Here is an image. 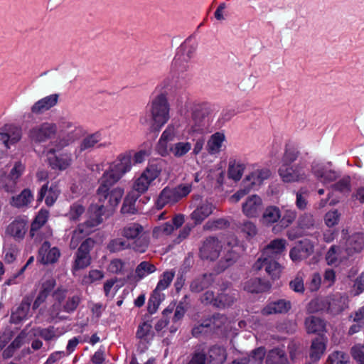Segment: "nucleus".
I'll list each match as a JSON object with an SVG mask.
<instances>
[{
	"label": "nucleus",
	"mask_w": 364,
	"mask_h": 364,
	"mask_svg": "<svg viewBox=\"0 0 364 364\" xmlns=\"http://www.w3.org/2000/svg\"><path fill=\"white\" fill-rule=\"evenodd\" d=\"M132 168V154L127 151L119 154L112 162L103 161L95 164L93 171L103 172L99 179L100 186L97 191L99 202L105 204L106 208L114 210L121 201L124 189L116 187L109 190Z\"/></svg>",
	"instance_id": "nucleus-1"
},
{
	"label": "nucleus",
	"mask_w": 364,
	"mask_h": 364,
	"mask_svg": "<svg viewBox=\"0 0 364 364\" xmlns=\"http://www.w3.org/2000/svg\"><path fill=\"white\" fill-rule=\"evenodd\" d=\"M197 42L192 38H187L178 48L172 61L170 75L164 79L156 90H171L179 88L186 84L190 76L191 60L197 49Z\"/></svg>",
	"instance_id": "nucleus-2"
},
{
	"label": "nucleus",
	"mask_w": 364,
	"mask_h": 364,
	"mask_svg": "<svg viewBox=\"0 0 364 364\" xmlns=\"http://www.w3.org/2000/svg\"><path fill=\"white\" fill-rule=\"evenodd\" d=\"M286 246L287 241L284 239L277 238L272 240L262 250L261 256L253 264V269L259 271L264 268L265 272L272 279H278L282 267L277 259L284 252Z\"/></svg>",
	"instance_id": "nucleus-3"
},
{
	"label": "nucleus",
	"mask_w": 364,
	"mask_h": 364,
	"mask_svg": "<svg viewBox=\"0 0 364 364\" xmlns=\"http://www.w3.org/2000/svg\"><path fill=\"white\" fill-rule=\"evenodd\" d=\"M178 128L173 124L166 127L156 146V151L159 155L166 156L172 154L176 158H182L192 149V144L188 141L170 144L176 138Z\"/></svg>",
	"instance_id": "nucleus-4"
},
{
	"label": "nucleus",
	"mask_w": 364,
	"mask_h": 364,
	"mask_svg": "<svg viewBox=\"0 0 364 364\" xmlns=\"http://www.w3.org/2000/svg\"><path fill=\"white\" fill-rule=\"evenodd\" d=\"M106 210L112 211V210H109L106 208L105 204L102 203L90 206L89 209L90 218L84 223L80 224L73 232L70 243L71 249H75L80 242L92 231L91 228L102 222V215Z\"/></svg>",
	"instance_id": "nucleus-5"
},
{
	"label": "nucleus",
	"mask_w": 364,
	"mask_h": 364,
	"mask_svg": "<svg viewBox=\"0 0 364 364\" xmlns=\"http://www.w3.org/2000/svg\"><path fill=\"white\" fill-rule=\"evenodd\" d=\"M212 122L210 105L207 103L194 104L192 118L187 126V131L193 135L210 132Z\"/></svg>",
	"instance_id": "nucleus-6"
},
{
	"label": "nucleus",
	"mask_w": 364,
	"mask_h": 364,
	"mask_svg": "<svg viewBox=\"0 0 364 364\" xmlns=\"http://www.w3.org/2000/svg\"><path fill=\"white\" fill-rule=\"evenodd\" d=\"M147 108L151 114L154 129L159 131L170 119V105L167 94L161 92L154 96L148 104Z\"/></svg>",
	"instance_id": "nucleus-7"
},
{
	"label": "nucleus",
	"mask_w": 364,
	"mask_h": 364,
	"mask_svg": "<svg viewBox=\"0 0 364 364\" xmlns=\"http://www.w3.org/2000/svg\"><path fill=\"white\" fill-rule=\"evenodd\" d=\"M191 191V183H181L175 187L166 186L159 193L155 207L157 210H161L165 206H172L186 197Z\"/></svg>",
	"instance_id": "nucleus-8"
},
{
	"label": "nucleus",
	"mask_w": 364,
	"mask_h": 364,
	"mask_svg": "<svg viewBox=\"0 0 364 364\" xmlns=\"http://www.w3.org/2000/svg\"><path fill=\"white\" fill-rule=\"evenodd\" d=\"M120 235L131 242L132 249L136 252L144 253L149 245V237L139 223L127 224L120 230Z\"/></svg>",
	"instance_id": "nucleus-9"
},
{
	"label": "nucleus",
	"mask_w": 364,
	"mask_h": 364,
	"mask_svg": "<svg viewBox=\"0 0 364 364\" xmlns=\"http://www.w3.org/2000/svg\"><path fill=\"white\" fill-rule=\"evenodd\" d=\"M271 176L267 168H257L248 174L242 182V188L231 197L233 202H238L251 190H257L262 183Z\"/></svg>",
	"instance_id": "nucleus-10"
},
{
	"label": "nucleus",
	"mask_w": 364,
	"mask_h": 364,
	"mask_svg": "<svg viewBox=\"0 0 364 364\" xmlns=\"http://www.w3.org/2000/svg\"><path fill=\"white\" fill-rule=\"evenodd\" d=\"M163 167V161L149 163L140 175L135 178L134 190L139 194L146 192L151 183L161 175Z\"/></svg>",
	"instance_id": "nucleus-11"
},
{
	"label": "nucleus",
	"mask_w": 364,
	"mask_h": 364,
	"mask_svg": "<svg viewBox=\"0 0 364 364\" xmlns=\"http://www.w3.org/2000/svg\"><path fill=\"white\" fill-rule=\"evenodd\" d=\"M60 136L56 146L60 149L74 142L82 134V127L76 122L68 119H61L58 124Z\"/></svg>",
	"instance_id": "nucleus-12"
},
{
	"label": "nucleus",
	"mask_w": 364,
	"mask_h": 364,
	"mask_svg": "<svg viewBox=\"0 0 364 364\" xmlns=\"http://www.w3.org/2000/svg\"><path fill=\"white\" fill-rule=\"evenodd\" d=\"M278 173L284 183H304L309 181V172L301 164L280 165Z\"/></svg>",
	"instance_id": "nucleus-13"
},
{
	"label": "nucleus",
	"mask_w": 364,
	"mask_h": 364,
	"mask_svg": "<svg viewBox=\"0 0 364 364\" xmlns=\"http://www.w3.org/2000/svg\"><path fill=\"white\" fill-rule=\"evenodd\" d=\"M311 173L323 185L336 181L340 176L339 173L331 168V164L319 161H313L311 165Z\"/></svg>",
	"instance_id": "nucleus-14"
},
{
	"label": "nucleus",
	"mask_w": 364,
	"mask_h": 364,
	"mask_svg": "<svg viewBox=\"0 0 364 364\" xmlns=\"http://www.w3.org/2000/svg\"><path fill=\"white\" fill-rule=\"evenodd\" d=\"M57 131L58 127L56 124L43 122L31 129L28 136L35 142H45L55 136Z\"/></svg>",
	"instance_id": "nucleus-15"
},
{
	"label": "nucleus",
	"mask_w": 364,
	"mask_h": 364,
	"mask_svg": "<svg viewBox=\"0 0 364 364\" xmlns=\"http://www.w3.org/2000/svg\"><path fill=\"white\" fill-rule=\"evenodd\" d=\"M55 152V149H50L47 152V160L49 166L54 170H66L72 164V154L68 152L56 154Z\"/></svg>",
	"instance_id": "nucleus-16"
},
{
	"label": "nucleus",
	"mask_w": 364,
	"mask_h": 364,
	"mask_svg": "<svg viewBox=\"0 0 364 364\" xmlns=\"http://www.w3.org/2000/svg\"><path fill=\"white\" fill-rule=\"evenodd\" d=\"M49 217V212L47 210L41 209L39 210L31 225L30 235L36 241H41L44 237H48L52 235V232L50 229L46 230L44 235L40 232L42 228L46 223Z\"/></svg>",
	"instance_id": "nucleus-17"
},
{
	"label": "nucleus",
	"mask_w": 364,
	"mask_h": 364,
	"mask_svg": "<svg viewBox=\"0 0 364 364\" xmlns=\"http://www.w3.org/2000/svg\"><path fill=\"white\" fill-rule=\"evenodd\" d=\"M222 245L216 237H208L200 248V257L203 259L215 260L218 258Z\"/></svg>",
	"instance_id": "nucleus-18"
},
{
	"label": "nucleus",
	"mask_w": 364,
	"mask_h": 364,
	"mask_svg": "<svg viewBox=\"0 0 364 364\" xmlns=\"http://www.w3.org/2000/svg\"><path fill=\"white\" fill-rule=\"evenodd\" d=\"M28 229V220L23 218H16L6 228V234L20 242L23 240Z\"/></svg>",
	"instance_id": "nucleus-19"
},
{
	"label": "nucleus",
	"mask_w": 364,
	"mask_h": 364,
	"mask_svg": "<svg viewBox=\"0 0 364 364\" xmlns=\"http://www.w3.org/2000/svg\"><path fill=\"white\" fill-rule=\"evenodd\" d=\"M314 245L308 239L299 241L289 252L293 262H299L309 257L314 252Z\"/></svg>",
	"instance_id": "nucleus-20"
},
{
	"label": "nucleus",
	"mask_w": 364,
	"mask_h": 364,
	"mask_svg": "<svg viewBox=\"0 0 364 364\" xmlns=\"http://www.w3.org/2000/svg\"><path fill=\"white\" fill-rule=\"evenodd\" d=\"M214 209L212 202L207 199L200 200L191 214V218L195 225L200 224L213 213Z\"/></svg>",
	"instance_id": "nucleus-21"
},
{
	"label": "nucleus",
	"mask_w": 364,
	"mask_h": 364,
	"mask_svg": "<svg viewBox=\"0 0 364 364\" xmlns=\"http://www.w3.org/2000/svg\"><path fill=\"white\" fill-rule=\"evenodd\" d=\"M262 207V198L257 195H252L242 203V211L247 218H256L261 213Z\"/></svg>",
	"instance_id": "nucleus-22"
},
{
	"label": "nucleus",
	"mask_w": 364,
	"mask_h": 364,
	"mask_svg": "<svg viewBox=\"0 0 364 364\" xmlns=\"http://www.w3.org/2000/svg\"><path fill=\"white\" fill-rule=\"evenodd\" d=\"M348 298L344 294L336 293L328 296V313L338 315L348 308Z\"/></svg>",
	"instance_id": "nucleus-23"
},
{
	"label": "nucleus",
	"mask_w": 364,
	"mask_h": 364,
	"mask_svg": "<svg viewBox=\"0 0 364 364\" xmlns=\"http://www.w3.org/2000/svg\"><path fill=\"white\" fill-rule=\"evenodd\" d=\"M24 171L25 166L21 161H17L14 164L9 174L4 179H1L4 187L7 192L13 193L15 191L17 181Z\"/></svg>",
	"instance_id": "nucleus-24"
},
{
	"label": "nucleus",
	"mask_w": 364,
	"mask_h": 364,
	"mask_svg": "<svg viewBox=\"0 0 364 364\" xmlns=\"http://www.w3.org/2000/svg\"><path fill=\"white\" fill-rule=\"evenodd\" d=\"M241 247L237 245V240L234 237H230L228 241L227 254L220 259L219 265L222 270L231 265L239 257Z\"/></svg>",
	"instance_id": "nucleus-25"
},
{
	"label": "nucleus",
	"mask_w": 364,
	"mask_h": 364,
	"mask_svg": "<svg viewBox=\"0 0 364 364\" xmlns=\"http://www.w3.org/2000/svg\"><path fill=\"white\" fill-rule=\"evenodd\" d=\"M39 260L43 264H53L56 262L60 256V252L58 247H51L50 244L45 241L38 251Z\"/></svg>",
	"instance_id": "nucleus-26"
},
{
	"label": "nucleus",
	"mask_w": 364,
	"mask_h": 364,
	"mask_svg": "<svg viewBox=\"0 0 364 364\" xmlns=\"http://www.w3.org/2000/svg\"><path fill=\"white\" fill-rule=\"evenodd\" d=\"M291 308L290 301L281 299L269 302L262 310V314L268 316L271 314H287Z\"/></svg>",
	"instance_id": "nucleus-27"
},
{
	"label": "nucleus",
	"mask_w": 364,
	"mask_h": 364,
	"mask_svg": "<svg viewBox=\"0 0 364 364\" xmlns=\"http://www.w3.org/2000/svg\"><path fill=\"white\" fill-rule=\"evenodd\" d=\"M226 136L223 132H217L213 134L208 139L206 149L209 154H219L225 147Z\"/></svg>",
	"instance_id": "nucleus-28"
},
{
	"label": "nucleus",
	"mask_w": 364,
	"mask_h": 364,
	"mask_svg": "<svg viewBox=\"0 0 364 364\" xmlns=\"http://www.w3.org/2000/svg\"><path fill=\"white\" fill-rule=\"evenodd\" d=\"M60 194V190L57 185L52 184L48 188V184L43 185L37 196V200L42 201L45 198V203L48 206H52L57 200Z\"/></svg>",
	"instance_id": "nucleus-29"
},
{
	"label": "nucleus",
	"mask_w": 364,
	"mask_h": 364,
	"mask_svg": "<svg viewBox=\"0 0 364 364\" xmlns=\"http://www.w3.org/2000/svg\"><path fill=\"white\" fill-rule=\"evenodd\" d=\"M58 94H52L38 100L31 107V112L35 114L44 113L58 103Z\"/></svg>",
	"instance_id": "nucleus-30"
},
{
	"label": "nucleus",
	"mask_w": 364,
	"mask_h": 364,
	"mask_svg": "<svg viewBox=\"0 0 364 364\" xmlns=\"http://www.w3.org/2000/svg\"><path fill=\"white\" fill-rule=\"evenodd\" d=\"M226 348L220 345H214L211 346L206 355V361L208 364H224L227 360Z\"/></svg>",
	"instance_id": "nucleus-31"
},
{
	"label": "nucleus",
	"mask_w": 364,
	"mask_h": 364,
	"mask_svg": "<svg viewBox=\"0 0 364 364\" xmlns=\"http://www.w3.org/2000/svg\"><path fill=\"white\" fill-rule=\"evenodd\" d=\"M346 251L340 245H332L326 255V261L328 265L338 266L346 259Z\"/></svg>",
	"instance_id": "nucleus-32"
},
{
	"label": "nucleus",
	"mask_w": 364,
	"mask_h": 364,
	"mask_svg": "<svg viewBox=\"0 0 364 364\" xmlns=\"http://www.w3.org/2000/svg\"><path fill=\"white\" fill-rule=\"evenodd\" d=\"M244 290L250 293H259L268 291L271 288L269 282L259 278H252L244 284Z\"/></svg>",
	"instance_id": "nucleus-33"
},
{
	"label": "nucleus",
	"mask_w": 364,
	"mask_h": 364,
	"mask_svg": "<svg viewBox=\"0 0 364 364\" xmlns=\"http://www.w3.org/2000/svg\"><path fill=\"white\" fill-rule=\"evenodd\" d=\"M326 349V339L323 337H319L312 341L309 356L314 361H318L321 359Z\"/></svg>",
	"instance_id": "nucleus-34"
},
{
	"label": "nucleus",
	"mask_w": 364,
	"mask_h": 364,
	"mask_svg": "<svg viewBox=\"0 0 364 364\" xmlns=\"http://www.w3.org/2000/svg\"><path fill=\"white\" fill-rule=\"evenodd\" d=\"M282 217V211L274 205L267 207L262 215L260 222L265 225H270L279 220Z\"/></svg>",
	"instance_id": "nucleus-35"
},
{
	"label": "nucleus",
	"mask_w": 364,
	"mask_h": 364,
	"mask_svg": "<svg viewBox=\"0 0 364 364\" xmlns=\"http://www.w3.org/2000/svg\"><path fill=\"white\" fill-rule=\"evenodd\" d=\"M30 303L23 301L19 306L11 313V322L14 323H19L23 320H26L30 316Z\"/></svg>",
	"instance_id": "nucleus-36"
},
{
	"label": "nucleus",
	"mask_w": 364,
	"mask_h": 364,
	"mask_svg": "<svg viewBox=\"0 0 364 364\" xmlns=\"http://www.w3.org/2000/svg\"><path fill=\"white\" fill-rule=\"evenodd\" d=\"M33 200V195L30 189L23 190L20 194L13 196L11 205L14 207L21 208L27 207Z\"/></svg>",
	"instance_id": "nucleus-37"
},
{
	"label": "nucleus",
	"mask_w": 364,
	"mask_h": 364,
	"mask_svg": "<svg viewBox=\"0 0 364 364\" xmlns=\"http://www.w3.org/2000/svg\"><path fill=\"white\" fill-rule=\"evenodd\" d=\"M21 130L16 127H11L9 133H0V142L5 149H9V144H14L20 140Z\"/></svg>",
	"instance_id": "nucleus-38"
},
{
	"label": "nucleus",
	"mask_w": 364,
	"mask_h": 364,
	"mask_svg": "<svg viewBox=\"0 0 364 364\" xmlns=\"http://www.w3.org/2000/svg\"><path fill=\"white\" fill-rule=\"evenodd\" d=\"M26 338V333L21 332L11 343V344L4 350L2 353L3 358L9 359L11 358L14 355L15 352L23 345Z\"/></svg>",
	"instance_id": "nucleus-39"
},
{
	"label": "nucleus",
	"mask_w": 364,
	"mask_h": 364,
	"mask_svg": "<svg viewBox=\"0 0 364 364\" xmlns=\"http://www.w3.org/2000/svg\"><path fill=\"white\" fill-rule=\"evenodd\" d=\"M364 248V234L355 233L349 237L348 240V247L346 251L348 254L360 252Z\"/></svg>",
	"instance_id": "nucleus-40"
},
{
	"label": "nucleus",
	"mask_w": 364,
	"mask_h": 364,
	"mask_svg": "<svg viewBox=\"0 0 364 364\" xmlns=\"http://www.w3.org/2000/svg\"><path fill=\"white\" fill-rule=\"evenodd\" d=\"M325 322L320 318L311 316L305 320V326L308 333H320L325 329Z\"/></svg>",
	"instance_id": "nucleus-41"
},
{
	"label": "nucleus",
	"mask_w": 364,
	"mask_h": 364,
	"mask_svg": "<svg viewBox=\"0 0 364 364\" xmlns=\"http://www.w3.org/2000/svg\"><path fill=\"white\" fill-rule=\"evenodd\" d=\"M102 139V134L100 132L88 134L81 141L80 151H90L93 149Z\"/></svg>",
	"instance_id": "nucleus-42"
},
{
	"label": "nucleus",
	"mask_w": 364,
	"mask_h": 364,
	"mask_svg": "<svg viewBox=\"0 0 364 364\" xmlns=\"http://www.w3.org/2000/svg\"><path fill=\"white\" fill-rule=\"evenodd\" d=\"M175 276L173 270L165 271L159 277V280L156 284L154 293L156 294H162L161 292L166 289L172 282Z\"/></svg>",
	"instance_id": "nucleus-43"
},
{
	"label": "nucleus",
	"mask_w": 364,
	"mask_h": 364,
	"mask_svg": "<svg viewBox=\"0 0 364 364\" xmlns=\"http://www.w3.org/2000/svg\"><path fill=\"white\" fill-rule=\"evenodd\" d=\"M213 281L212 274H205L196 278L190 285V289L193 292H200L210 285Z\"/></svg>",
	"instance_id": "nucleus-44"
},
{
	"label": "nucleus",
	"mask_w": 364,
	"mask_h": 364,
	"mask_svg": "<svg viewBox=\"0 0 364 364\" xmlns=\"http://www.w3.org/2000/svg\"><path fill=\"white\" fill-rule=\"evenodd\" d=\"M235 299L236 293L235 291H223L216 296V303H215V306L220 309L230 306L232 305Z\"/></svg>",
	"instance_id": "nucleus-45"
},
{
	"label": "nucleus",
	"mask_w": 364,
	"mask_h": 364,
	"mask_svg": "<svg viewBox=\"0 0 364 364\" xmlns=\"http://www.w3.org/2000/svg\"><path fill=\"white\" fill-rule=\"evenodd\" d=\"M245 168V166L243 163L236 160L230 161L228 170L229 178L235 181L240 180Z\"/></svg>",
	"instance_id": "nucleus-46"
},
{
	"label": "nucleus",
	"mask_w": 364,
	"mask_h": 364,
	"mask_svg": "<svg viewBox=\"0 0 364 364\" xmlns=\"http://www.w3.org/2000/svg\"><path fill=\"white\" fill-rule=\"evenodd\" d=\"M267 364H288L285 353L279 348L270 350L267 355Z\"/></svg>",
	"instance_id": "nucleus-47"
},
{
	"label": "nucleus",
	"mask_w": 364,
	"mask_h": 364,
	"mask_svg": "<svg viewBox=\"0 0 364 364\" xmlns=\"http://www.w3.org/2000/svg\"><path fill=\"white\" fill-rule=\"evenodd\" d=\"M156 267L147 261L140 262L135 269V274L138 279H142L150 274L156 272Z\"/></svg>",
	"instance_id": "nucleus-48"
},
{
	"label": "nucleus",
	"mask_w": 364,
	"mask_h": 364,
	"mask_svg": "<svg viewBox=\"0 0 364 364\" xmlns=\"http://www.w3.org/2000/svg\"><path fill=\"white\" fill-rule=\"evenodd\" d=\"M307 309L310 313L323 311L328 312V297L312 299L309 303Z\"/></svg>",
	"instance_id": "nucleus-49"
},
{
	"label": "nucleus",
	"mask_w": 364,
	"mask_h": 364,
	"mask_svg": "<svg viewBox=\"0 0 364 364\" xmlns=\"http://www.w3.org/2000/svg\"><path fill=\"white\" fill-rule=\"evenodd\" d=\"M18 253L19 250L18 247L14 244L8 243L6 244L4 247L3 256L4 259L6 263L10 264L14 262L16 260Z\"/></svg>",
	"instance_id": "nucleus-50"
},
{
	"label": "nucleus",
	"mask_w": 364,
	"mask_h": 364,
	"mask_svg": "<svg viewBox=\"0 0 364 364\" xmlns=\"http://www.w3.org/2000/svg\"><path fill=\"white\" fill-rule=\"evenodd\" d=\"M137 197L133 194H129L124 198L121 212L123 214H134L136 213L135 206Z\"/></svg>",
	"instance_id": "nucleus-51"
},
{
	"label": "nucleus",
	"mask_w": 364,
	"mask_h": 364,
	"mask_svg": "<svg viewBox=\"0 0 364 364\" xmlns=\"http://www.w3.org/2000/svg\"><path fill=\"white\" fill-rule=\"evenodd\" d=\"M85 208L79 203H75L70 205L68 213L66 214L68 220L70 221H78L80 217L85 213Z\"/></svg>",
	"instance_id": "nucleus-52"
},
{
	"label": "nucleus",
	"mask_w": 364,
	"mask_h": 364,
	"mask_svg": "<svg viewBox=\"0 0 364 364\" xmlns=\"http://www.w3.org/2000/svg\"><path fill=\"white\" fill-rule=\"evenodd\" d=\"M296 213L294 210L282 208V217L279 219L281 226L282 228H287L296 219Z\"/></svg>",
	"instance_id": "nucleus-53"
},
{
	"label": "nucleus",
	"mask_w": 364,
	"mask_h": 364,
	"mask_svg": "<svg viewBox=\"0 0 364 364\" xmlns=\"http://www.w3.org/2000/svg\"><path fill=\"white\" fill-rule=\"evenodd\" d=\"M53 286V281H48L46 284H43V289L39 292L38 296L35 299L33 304V309H36L40 306V305L46 300L49 291L51 290Z\"/></svg>",
	"instance_id": "nucleus-54"
},
{
	"label": "nucleus",
	"mask_w": 364,
	"mask_h": 364,
	"mask_svg": "<svg viewBox=\"0 0 364 364\" xmlns=\"http://www.w3.org/2000/svg\"><path fill=\"white\" fill-rule=\"evenodd\" d=\"M132 248L130 243L122 238L112 240L107 245V249L112 252H119Z\"/></svg>",
	"instance_id": "nucleus-55"
},
{
	"label": "nucleus",
	"mask_w": 364,
	"mask_h": 364,
	"mask_svg": "<svg viewBox=\"0 0 364 364\" xmlns=\"http://www.w3.org/2000/svg\"><path fill=\"white\" fill-rule=\"evenodd\" d=\"M348 355L342 352L336 350L328 355L325 364H347Z\"/></svg>",
	"instance_id": "nucleus-56"
},
{
	"label": "nucleus",
	"mask_w": 364,
	"mask_h": 364,
	"mask_svg": "<svg viewBox=\"0 0 364 364\" xmlns=\"http://www.w3.org/2000/svg\"><path fill=\"white\" fill-rule=\"evenodd\" d=\"M299 156V151L294 147L287 146L281 161V165H291Z\"/></svg>",
	"instance_id": "nucleus-57"
},
{
	"label": "nucleus",
	"mask_w": 364,
	"mask_h": 364,
	"mask_svg": "<svg viewBox=\"0 0 364 364\" xmlns=\"http://www.w3.org/2000/svg\"><path fill=\"white\" fill-rule=\"evenodd\" d=\"M174 230V228L170 222H166L161 225L156 226L153 229V237H161L164 235H170L173 230Z\"/></svg>",
	"instance_id": "nucleus-58"
},
{
	"label": "nucleus",
	"mask_w": 364,
	"mask_h": 364,
	"mask_svg": "<svg viewBox=\"0 0 364 364\" xmlns=\"http://www.w3.org/2000/svg\"><path fill=\"white\" fill-rule=\"evenodd\" d=\"M90 264V255H84L80 252L76 253V257L75 264L73 268V271L75 272L79 269H84L89 266Z\"/></svg>",
	"instance_id": "nucleus-59"
},
{
	"label": "nucleus",
	"mask_w": 364,
	"mask_h": 364,
	"mask_svg": "<svg viewBox=\"0 0 364 364\" xmlns=\"http://www.w3.org/2000/svg\"><path fill=\"white\" fill-rule=\"evenodd\" d=\"M308 191L305 188H300L296 193V205L300 210H304L307 205Z\"/></svg>",
	"instance_id": "nucleus-60"
},
{
	"label": "nucleus",
	"mask_w": 364,
	"mask_h": 364,
	"mask_svg": "<svg viewBox=\"0 0 364 364\" xmlns=\"http://www.w3.org/2000/svg\"><path fill=\"white\" fill-rule=\"evenodd\" d=\"M80 302V297L77 295L69 297L63 305V311L67 313H72L76 310Z\"/></svg>",
	"instance_id": "nucleus-61"
},
{
	"label": "nucleus",
	"mask_w": 364,
	"mask_h": 364,
	"mask_svg": "<svg viewBox=\"0 0 364 364\" xmlns=\"http://www.w3.org/2000/svg\"><path fill=\"white\" fill-rule=\"evenodd\" d=\"M104 277V273L98 269H92L89 272L87 275H85L82 278V282L85 284L93 283L99 281Z\"/></svg>",
	"instance_id": "nucleus-62"
},
{
	"label": "nucleus",
	"mask_w": 364,
	"mask_h": 364,
	"mask_svg": "<svg viewBox=\"0 0 364 364\" xmlns=\"http://www.w3.org/2000/svg\"><path fill=\"white\" fill-rule=\"evenodd\" d=\"M117 279H111L105 282L104 284V292L109 299H112L118 291L117 286H114Z\"/></svg>",
	"instance_id": "nucleus-63"
},
{
	"label": "nucleus",
	"mask_w": 364,
	"mask_h": 364,
	"mask_svg": "<svg viewBox=\"0 0 364 364\" xmlns=\"http://www.w3.org/2000/svg\"><path fill=\"white\" fill-rule=\"evenodd\" d=\"M353 358L358 364H364V346L356 344L351 348L350 350Z\"/></svg>",
	"instance_id": "nucleus-64"
}]
</instances>
